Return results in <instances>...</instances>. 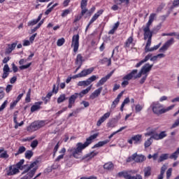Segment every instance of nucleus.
<instances>
[{"label":"nucleus","mask_w":179,"mask_h":179,"mask_svg":"<svg viewBox=\"0 0 179 179\" xmlns=\"http://www.w3.org/2000/svg\"><path fill=\"white\" fill-rule=\"evenodd\" d=\"M166 170H167V165L164 164L161 168L160 174L158 176V179H163L164 177V173H166Z\"/></svg>","instance_id":"25"},{"label":"nucleus","mask_w":179,"mask_h":179,"mask_svg":"<svg viewBox=\"0 0 179 179\" xmlns=\"http://www.w3.org/2000/svg\"><path fill=\"white\" fill-rule=\"evenodd\" d=\"M12 87H13L12 85H8L6 88V93H9V92H10V90H12Z\"/></svg>","instance_id":"63"},{"label":"nucleus","mask_w":179,"mask_h":179,"mask_svg":"<svg viewBox=\"0 0 179 179\" xmlns=\"http://www.w3.org/2000/svg\"><path fill=\"white\" fill-rule=\"evenodd\" d=\"M83 64V57H82V55L78 54L76 59V65L82 66Z\"/></svg>","instance_id":"26"},{"label":"nucleus","mask_w":179,"mask_h":179,"mask_svg":"<svg viewBox=\"0 0 179 179\" xmlns=\"http://www.w3.org/2000/svg\"><path fill=\"white\" fill-rule=\"evenodd\" d=\"M134 38H132V36H130L125 43V47H129V45L132 44Z\"/></svg>","instance_id":"47"},{"label":"nucleus","mask_w":179,"mask_h":179,"mask_svg":"<svg viewBox=\"0 0 179 179\" xmlns=\"http://www.w3.org/2000/svg\"><path fill=\"white\" fill-rule=\"evenodd\" d=\"M36 164H38V160H36L35 162L31 163L30 164V166L24 165V169H26V167H27V169L22 172V174H26V173H29V171H30V170H31V169H34V167H36Z\"/></svg>","instance_id":"13"},{"label":"nucleus","mask_w":179,"mask_h":179,"mask_svg":"<svg viewBox=\"0 0 179 179\" xmlns=\"http://www.w3.org/2000/svg\"><path fill=\"white\" fill-rule=\"evenodd\" d=\"M110 142V140H105L103 141H99L98 143L95 144L93 147L92 149H94L96 148H101V146H104V145H107Z\"/></svg>","instance_id":"27"},{"label":"nucleus","mask_w":179,"mask_h":179,"mask_svg":"<svg viewBox=\"0 0 179 179\" xmlns=\"http://www.w3.org/2000/svg\"><path fill=\"white\" fill-rule=\"evenodd\" d=\"M151 107L154 114H157V103L156 102L152 103Z\"/></svg>","instance_id":"43"},{"label":"nucleus","mask_w":179,"mask_h":179,"mask_svg":"<svg viewBox=\"0 0 179 179\" xmlns=\"http://www.w3.org/2000/svg\"><path fill=\"white\" fill-rule=\"evenodd\" d=\"M102 13H103V10H99L96 13L94 14V15L92 17V18L90 21V23L87 26L85 31H87V29L90 27V24H92V23H93L94 22H95V20H97L100 15H102Z\"/></svg>","instance_id":"11"},{"label":"nucleus","mask_w":179,"mask_h":179,"mask_svg":"<svg viewBox=\"0 0 179 179\" xmlns=\"http://www.w3.org/2000/svg\"><path fill=\"white\" fill-rule=\"evenodd\" d=\"M71 47H73L74 52H78V50H79V34L73 36Z\"/></svg>","instance_id":"6"},{"label":"nucleus","mask_w":179,"mask_h":179,"mask_svg":"<svg viewBox=\"0 0 179 179\" xmlns=\"http://www.w3.org/2000/svg\"><path fill=\"white\" fill-rule=\"evenodd\" d=\"M118 103H120V101L115 99L114 101L112 103L111 108H115Z\"/></svg>","instance_id":"59"},{"label":"nucleus","mask_w":179,"mask_h":179,"mask_svg":"<svg viewBox=\"0 0 179 179\" xmlns=\"http://www.w3.org/2000/svg\"><path fill=\"white\" fill-rule=\"evenodd\" d=\"M97 178L94 177V176H90V177H82L80 179H96Z\"/></svg>","instance_id":"64"},{"label":"nucleus","mask_w":179,"mask_h":179,"mask_svg":"<svg viewBox=\"0 0 179 179\" xmlns=\"http://www.w3.org/2000/svg\"><path fill=\"white\" fill-rule=\"evenodd\" d=\"M179 155V149H178L175 152H173L170 157L169 159H173L174 160H177Z\"/></svg>","instance_id":"35"},{"label":"nucleus","mask_w":179,"mask_h":179,"mask_svg":"<svg viewBox=\"0 0 179 179\" xmlns=\"http://www.w3.org/2000/svg\"><path fill=\"white\" fill-rule=\"evenodd\" d=\"M41 104H43L42 101L36 102L34 105L31 107V112L34 113V111H37V110H40L41 108Z\"/></svg>","instance_id":"22"},{"label":"nucleus","mask_w":179,"mask_h":179,"mask_svg":"<svg viewBox=\"0 0 179 179\" xmlns=\"http://www.w3.org/2000/svg\"><path fill=\"white\" fill-rule=\"evenodd\" d=\"M110 113L108 112L106 113H105L96 122V126L97 127H100V125H101V124H103V122H104V121H106V120H107V118L110 117Z\"/></svg>","instance_id":"14"},{"label":"nucleus","mask_w":179,"mask_h":179,"mask_svg":"<svg viewBox=\"0 0 179 179\" xmlns=\"http://www.w3.org/2000/svg\"><path fill=\"white\" fill-rule=\"evenodd\" d=\"M114 167V165L111 162H108L103 165V168L106 170H111Z\"/></svg>","instance_id":"38"},{"label":"nucleus","mask_w":179,"mask_h":179,"mask_svg":"<svg viewBox=\"0 0 179 179\" xmlns=\"http://www.w3.org/2000/svg\"><path fill=\"white\" fill-rule=\"evenodd\" d=\"M43 15L41 14L39 15V16L38 17V18L36 20H33L31 21H29L28 22V26H34L36 24H37L40 20H41V17H42Z\"/></svg>","instance_id":"24"},{"label":"nucleus","mask_w":179,"mask_h":179,"mask_svg":"<svg viewBox=\"0 0 179 179\" xmlns=\"http://www.w3.org/2000/svg\"><path fill=\"white\" fill-rule=\"evenodd\" d=\"M14 122L15 124V129H17L19 128V123L17 122V115L15 114L13 117Z\"/></svg>","instance_id":"49"},{"label":"nucleus","mask_w":179,"mask_h":179,"mask_svg":"<svg viewBox=\"0 0 179 179\" xmlns=\"http://www.w3.org/2000/svg\"><path fill=\"white\" fill-rule=\"evenodd\" d=\"M34 152L31 150H27L25 152L26 159H30L33 157Z\"/></svg>","instance_id":"36"},{"label":"nucleus","mask_w":179,"mask_h":179,"mask_svg":"<svg viewBox=\"0 0 179 179\" xmlns=\"http://www.w3.org/2000/svg\"><path fill=\"white\" fill-rule=\"evenodd\" d=\"M117 176H119V177H124L125 179H142V176L140 174H136L135 176H132L130 175L129 171H127L119 172Z\"/></svg>","instance_id":"5"},{"label":"nucleus","mask_w":179,"mask_h":179,"mask_svg":"<svg viewBox=\"0 0 179 179\" xmlns=\"http://www.w3.org/2000/svg\"><path fill=\"white\" fill-rule=\"evenodd\" d=\"M16 45H17V43H13V44H8V48L6 49V54H10L15 48H16Z\"/></svg>","instance_id":"21"},{"label":"nucleus","mask_w":179,"mask_h":179,"mask_svg":"<svg viewBox=\"0 0 179 179\" xmlns=\"http://www.w3.org/2000/svg\"><path fill=\"white\" fill-rule=\"evenodd\" d=\"M10 71V69L9 68V65L5 64L3 68V76L2 78L3 79H6L7 76H9V72Z\"/></svg>","instance_id":"20"},{"label":"nucleus","mask_w":179,"mask_h":179,"mask_svg":"<svg viewBox=\"0 0 179 179\" xmlns=\"http://www.w3.org/2000/svg\"><path fill=\"white\" fill-rule=\"evenodd\" d=\"M90 90H92V85H90L87 89L83 90L82 92L78 93V96H80V97H82L83 96H85V94H87V93L90 92Z\"/></svg>","instance_id":"29"},{"label":"nucleus","mask_w":179,"mask_h":179,"mask_svg":"<svg viewBox=\"0 0 179 179\" xmlns=\"http://www.w3.org/2000/svg\"><path fill=\"white\" fill-rule=\"evenodd\" d=\"M172 173H173V169L169 168L166 171V179H170V177H171Z\"/></svg>","instance_id":"52"},{"label":"nucleus","mask_w":179,"mask_h":179,"mask_svg":"<svg viewBox=\"0 0 179 179\" xmlns=\"http://www.w3.org/2000/svg\"><path fill=\"white\" fill-rule=\"evenodd\" d=\"M38 145V141L34 140L31 143V148H33V149L37 148V145Z\"/></svg>","instance_id":"53"},{"label":"nucleus","mask_w":179,"mask_h":179,"mask_svg":"<svg viewBox=\"0 0 179 179\" xmlns=\"http://www.w3.org/2000/svg\"><path fill=\"white\" fill-rule=\"evenodd\" d=\"M38 124V127L39 128H43V127H44V125H45V122L44 121H40V122H37Z\"/></svg>","instance_id":"62"},{"label":"nucleus","mask_w":179,"mask_h":179,"mask_svg":"<svg viewBox=\"0 0 179 179\" xmlns=\"http://www.w3.org/2000/svg\"><path fill=\"white\" fill-rule=\"evenodd\" d=\"M174 107V105H171L170 106L165 108L163 105L158 103V114H165V113H168V111L173 110Z\"/></svg>","instance_id":"7"},{"label":"nucleus","mask_w":179,"mask_h":179,"mask_svg":"<svg viewBox=\"0 0 179 179\" xmlns=\"http://www.w3.org/2000/svg\"><path fill=\"white\" fill-rule=\"evenodd\" d=\"M134 145H138V143H141V142H142V135H135L127 141L128 143H129L130 145H132L134 143Z\"/></svg>","instance_id":"8"},{"label":"nucleus","mask_w":179,"mask_h":179,"mask_svg":"<svg viewBox=\"0 0 179 179\" xmlns=\"http://www.w3.org/2000/svg\"><path fill=\"white\" fill-rule=\"evenodd\" d=\"M24 152H26V148H24V146H21L19 148L18 151L15 153V156L22 155V153H24Z\"/></svg>","instance_id":"37"},{"label":"nucleus","mask_w":179,"mask_h":179,"mask_svg":"<svg viewBox=\"0 0 179 179\" xmlns=\"http://www.w3.org/2000/svg\"><path fill=\"white\" fill-rule=\"evenodd\" d=\"M173 44H174V39L171 38V39L168 40L164 45L168 48H170L171 45H173Z\"/></svg>","instance_id":"34"},{"label":"nucleus","mask_w":179,"mask_h":179,"mask_svg":"<svg viewBox=\"0 0 179 179\" xmlns=\"http://www.w3.org/2000/svg\"><path fill=\"white\" fill-rule=\"evenodd\" d=\"M65 100H66V96H65V94H63L60 95L59 97L57 99V103H58V104H59L61 103H64V101H65Z\"/></svg>","instance_id":"32"},{"label":"nucleus","mask_w":179,"mask_h":179,"mask_svg":"<svg viewBox=\"0 0 179 179\" xmlns=\"http://www.w3.org/2000/svg\"><path fill=\"white\" fill-rule=\"evenodd\" d=\"M64 43H65V38H62L57 40V45L58 47H61L62 45H64Z\"/></svg>","instance_id":"45"},{"label":"nucleus","mask_w":179,"mask_h":179,"mask_svg":"<svg viewBox=\"0 0 179 179\" xmlns=\"http://www.w3.org/2000/svg\"><path fill=\"white\" fill-rule=\"evenodd\" d=\"M70 10H64V11H63V13H62V17H65V16H67L68 15H69V13H70Z\"/></svg>","instance_id":"61"},{"label":"nucleus","mask_w":179,"mask_h":179,"mask_svg":"<svg viewBox=\"0 0 179 179\" xmlns=\"http://www.w3.org/2000/svg\"><path fill=\"white\" fill-rule=\"evenodd\" d=\"M96 79H99V77L96 76H92L91 77H90L87 81L88 82V85H90V83H92V82H94V80H96Z\"/></svg>","instance_id":"41"},{"label":"nucleus","mask_w":179,"mask_h":179,"mask_svg":"<svg viewBox=\"0 0 179 179\" xmlns=\"http://www.w3.org/2000/svg\"><path fill=\"white\" fill-rule=\"evenodd\" d=\"M99 152H92L87 154L85 157H90V159H92V158L94 157V156H96V155Z\"/></svg>","instance_id":"55"},{"label":"nucleus","mask_w":179,"mask_h":179,"mask_svg":"<svg viewBox=\"0 0 179 179\" xmlns=\"http://www.w3.org/2000/svg\"><path fill=\"white\" fill-rule=\"evenodd\" d=\"M145 136H151L144 143V146L146 149L152 145V141H150L152 139H157V132L156 129H151L150 131L145 134Z\"/></svg>","instance_id":"4"},{"label":"nucleus","mask_w":179,"mask_h":179,"mask_svg":"<svg viewBox=\"0 0 179 179\" xmlns=\"http://www.w3.org/2000/svg\"><path fill=\"white\" fill-rule=\"evenodd\" d=\"M152 66H153V64H146L142 69L141 70L139 71V73H138V70L135 69L133 70L130 73L126 75L124 77H123V80H131V79H132V78H134V79H138L139 78H141V76H142V73H148V72H149V71H150L152 69ZM136 73H138L136 75Z\"/></svg>","instance_id":"2"},{"label":"nucleus","mask_w":179,"mask_h":179,"mask_svg":"<svg viewBox=\"0 0 179 179\" xmlns=\"http://www.w3.org/2000/svg\"><path fill=\"white\" fill-rule=\"evenodd\" d=\"M173 44H174V39L171 38V39L168 40L164 45L168 48H170L171 45H173Z\"/></svg>","instance_id":"33"},{"label":"nucleus","mask_w":179,"mask_h":179,"mask_svg":"<svg viewBox=\"0 0 179 179\" xmlns=\"http://www.w3.org/2000/svg\"><path fill=\"white\" fill-rule=\"evenodd\" d=\"M17 103H19V102L16 100L14 101L13 103H11L10 105V110H13V108H15V107H16V104H17Z\"/></svg>","instance_id":"60"},{"label":"nucleus","mask_w":179,"mask_h":179,"mask_svg":"<svg viewBox=\"0 0 179 179\" xmlns=\"http://www.w3.org/2000/svg\"><path fill=\"white\" fill-rule=\"evenodd\" d=\"M155 16H156V15H155V14H151L150 15L149 21L147 23L146 27L144 28V29H148V31H150V29L149 28V27L150 26V24H152V23H153V20H155Z\"/></svg>","instance_id":"23"},{"label":"nucleus","mask_w":179,"mask_h":179,"mask_svg":"<svg viewBox=\"0 0 179 179\" xmlns=\"http://www.w3.org/2000/svg\"><path fill=\"white\" fill-rule=\"evenodd\" d=\"M151 170H152V168H150V166H147L144 169L143 171H144L145 177H149V176H150Z\"/></svg>","instance_id":"31"},{"label":"nucleus","mask_w":179,"mask_h":179,"mask_svg":"<svg viewBox=\"0 0 179 179\" xmlns=\"http://www.w3.org/2000/svg\"><path fill=\"white\" fill-rule=\"evenodd\" d=\"M133 159L134 160V162H136V163H143V162H145V160H146V157H145L144 155H138L136 153H134L133 155Z\"/></svg>","instance_id":"12"},{"label":"nucleus","mask_w":179,"mask_h":179,"mask_svg":"<svg viewBox=\"0 0 179 179\" xmlns=\"http://www.w3.org/2000/svg\"><path fill=\"white\" fill-rule=\"evenodd\" d=\"M78 86H89V83L87 80H84V81H80L78 83Z\"/></svg>","instance_id":"48"},{"label":"nucleus","mask_w":179,"mask_h":179,"mask_svg":"<svg viewBox=\"0 0 179 179\" xmlns=\"http://www.w3.org/2000/svg\"><path fill=\"white\" fill-rule=\"evenodd\" d=\"M6 173L7 176H15L20 173V171L15 166V165H10L6 171Z\"/></svg>","instance_id":"10"},{"label":"nucleus","mask_w":179,"mask_h":179,"mask_svg":"<svg viewBox=\"0 0 179 179\" xmlns=\"http://www.w3.org/2000/svg\"><path fill=\"white\" fill-rule=\"evenodd\" d=\"M99 136V133L94 134L90 136L88 138H87L86 141L83 144L82 143H78L76 145V148H73L70 149V152L76 159L79 158V153H82V150L85 148H87L88 145L92 143V141L93 139H96Z\"/></svg>","instance_id":"1"},{"label":"nucleus","mask_w":179,"mask_h":179,"mask_svg":"<svg viewBox=\"0 0 179 179\" xmlns=\"http://www.w3.org/2000/svg\"><path fill=\"white\" fill-rule=\"evenodd\" d=\"M93 71H94V69L93 67L87 69H84L80 73H79L80 77L85 78V76H87V75H90V73H92Z\"/></svg>","instance_id":"18"},{"label":"nucleus","mask_w":179,"mask_h":179,"mask_svg":"<svg viewBox=\"0 0 179 179\" xmlns=\"http://www.w3.org/2000/svg\"><path fill=\"white\" fill-rule=\"evenodd\" d=\"M31 65V63H29L28 64L20 66V69L22 71H23V69H27V68H30Z\"/></svg>","instance_id":"57"},{"label":"nucleus","mask_w":179,"mask_h":179,"mask_svg":"<svg viewBox=\"0 0 179 179\" xmlns=\"http://www.w3.org/2000/svg\"><path fill=\"white\" fill-rule=\"evenodd\" d=\"M24 163V159H21L19 162L15 165V167H17L18 170H23V164Z\"/></svg>","instance_id":"30"},{"label":"nucleus","mask_w":179,"mask_h":179,"mask_svg":"<svg viewBox=\"0 0 179 179\" xmlns=\"http://www.w3.org/2000/svg\"><path fill=\"white\" fill-rule=\"evenodd\" d=\"M148 29H143L144 31V40H148L145 45V52H149L157 50V45L154 46L153 48H150V45L152 44V33L150 31H148Z\"/></svg>","instance_id":"3"},{"label":"nucleus","mask_w":179,"mask_h":179,"mask_svg":"<svg viewBox=\"0 0 179 179\" xmlns=\"http://www.w3.org/2000/svg\"><path fill=\"white\" fill-rule=\"evenodd\" d=\"M37 129H39L37 122L31 123V125L27 128V131L29 132H33L34 131H37Z\"/></svg>","instance_id":"19"},{"label":"nucleus","mask_w":179,"mask_h":179,"mask_svg":"<svg viewBox=\"0 0 179 179\" xmlns=\"http://www.w3.org/2000/svg\"><path fill=\"white\" fill-rule=\"evenodd\" d=\"M78 96L79 93H75L74 94L71 95L69 99V103L75 104V101H76V99H78Z\"/></svg>","instance_id":"28"},{"label":"nucleus","mask_w":179,"mask_h":179,"mask_svg":"<svg viewBox=\"0 0 179 179\" xmlns=\"http://www.w3.org/2000/svg\"><path fill=\"white\" fill-rule=\"evenodd\" d=\"M31 93V89H29L28 92L27 93V96L25 98V101L27 103H30V94Z\"/></svg>","instance_id":"51"},{"label":"nucleus","mask_w":179,"mask_h":179,"mask_svg":"<svg viewBox=\"0 0 179 179\" xmlns=\"http://www.w3.org/2000/svg\"><path fill=\"white\" fill-rule=\"evenodd\" d=\"M103 90V87H101L99 89L96 90L93 93H92L90 96V99L91 100H94V99H97L99 96H100V93H101V91Z\"/></svg>","instance_id":"15"},{"label":"nucleus","mask_w":179,"mask_h":179,"mask_svg":"<svg viewBox=\"0 0 179 179\" xmlns=\"http://www.w3.org/2000/svg\"><path fill=\"white\" fill-rule=\"evenodd\" d=\"M167 50H169V48L165 46L164 45H163L159 49L158 52H162L164 54V52H166L167 51Z\"/></svg>","instance_id":"50"},{"label":"nucleus","mask_w":179,"mask_h":179,"mask_svg":"<svg viewBox=\"0 0 179 179\" xmlns=\"http://www.w3.org/2000/svg\"><path fill=\"white\" fill-rule=\"evenodd\" d=\"M167 159H169V154H162L159 158V162H164Z\"/></svg>","instance_id":"40"},{"label":"nucleus","mask_w":179,"mask_h":179,"mask_svg":"<svg viewBox=\"0 0 179 179\" xmlns=\"http://www.w3.org/2000/svg\"><path fill=\"white\" fill-rule=\"evenodd\" d=\"M167 136V134H166V131H162L160 134L157 136V139H164V138H166Z\"/></svg>","instance_id":"44"},{"label":"nucleus","mask_w":179,"mask_h":179,"mask_svg":"<svg viewBox=\"0 0 179 179\" xmlns=\"http://www.w3.org/2000/svg\"><path fill=\"white\" fill-rule=\"evenodd\" d=\"M8 104V100H6L3 104L0 106V112L3 111L5 108H6V105Z\"/></svg>","instance_id":"54"},{"label":"nucleus","mask_w":179,"mask_h":179,"mask_svg":"<svg viewBox=\"0 0 179 179\" xmlns=\"http://www.w3.org/2000/svg\"><path fill=\"white\" fill-rule=\"evenodd\" d=\"M149 59H150V61H156V59H157V56L152 57V54H148L143 60L136 65V68H139L142 64H145V62H147Z\"/></svg>","instance_id":"9"},{"label":"nucleus","mask_w":179,"mask_h":179,"mask_svg":"<svg viewBox=\"0 0 179 179\" xmlns=\"http://www.w3.org/2000/svg\"><path fill=\"white\" fill-rule=\"evenodd\" d=\"M111 75H113V73H110L109 74H108L106 76L102 78L97 83H96V87H99L103 85H104V83H106L107 82L108 79H110V78H111Z\"/></svg>","instance_id":"16"},{"label":"nucleus","mask_w":179,"mask_h":179,"mask_svg":"<svg viewBox=\"0 0 179 179\" xmlns=\"http://www.w3.org/2000/svg\"><path fill=\"white\" fill-rule=\"evenodd\" d=\"M38 169V166L34 167L32 170L30 171L29 173V177L31 178L34 176V174H36V171H37V169Z\"/></svg>","instance_id":"46"},{"label":"nucleus","mask_w":179,"mask_h":179,"mask_svg":"<svg viewBox=\"0 0 179 179\" xmlns=\"http://www.w3.org/2000/svg\"><path fill=\"white\" fill-rule=\"evenodd\" d=\"M86 6H87V0H82L80 3V8L82 9L81 10V16H83L86 12H88L87 8H86Z\"/></svg>","instance_id":"17"},{"label":"nucleus","mask_w":179,"mask_h":179,"mask_svg":"<svg viewBox=\"0 0 179 179\" xmlns=\"http://www.w3.org/2000/svg\"><path fill=\"white\" fill-rule=\"evenodd\" d=\"M164 20H166L165 15H162L159 17V25H158V29H160L162 27V24H163V22H164Z\"/></svg>","instance_id":"42"},{"label":"nucleus","mask_w":179,"mask_h":179,"mask_svg":"<svg viewBox=\"0 0 179 179\" xmlns=\"http://www.w3.org/2000/svg\"><path fill=\"white\" fill-rule=\"evenodd\" d=\"M8 157H9V155H8L6 151L0 155V158L1 159H8Z\"/></svg>","instance_id":"58"},{"label":"nucleus","mask_w":179,"mask_h":179,"mask_svg":"<svg viewBox=\"0 0 179 179\" xmlns=\"http://www.w3.org/2000/svg\"><path fill=\"white\" fill-rule=\"evenodd\" d=\"M116 5H121V3H129V0H114Z\"/></svg>","instance_id":"39"},{"label":"nucleus","mask_w":179,"mask_h":179,"mask_svg":"<svg viewBox=\"0 0 179 179\" xmlns=\"http://www.w3.org/2000/svg\"><path fill=\"white\" fill-rule=\"evenodd\" d=\"M143 108V107H142V106H141L140 104H137L135 108L136 113H139V112L142 111Z\"/></svg>","instance_id":"56"}]
</instances>
